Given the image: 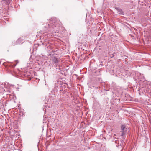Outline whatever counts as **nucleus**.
I'll return each mask as SVG.
<instances>
[{"label":"nucleus","instance_id":"nucleus-1","mask_svg":"<svg viewBox=\"0 0 151 151\" xmlns=\"http://www.w3.org/2000/svg\"><path fill=\"white\" fill-rule=\"evenodd\" d=\"M50 24H48L45 26V28H50L54 27L63 28V26L59 20L55 17H54L51 18L50 22Z\"/></svg>","mask_w":151,"mask_h":151},{"label":"nucleus","instance_id":"nucleus-7","mask_svg":"<svg viewBox=\"0 0 151 151\" xmlns=\"http://www.w3.org/2000/svg\"><path fill=\"white\" fill-rule=\"evenodd\" d=\"M123 133H122V135H123Z\"/></svg>","mask_w":151,"mask_h":151},{"label":"nucleus","instance_id":"nucleus-2","mask_svg":"<svg viewBox=\"0 0 151 151\" xmlns=\"http://www.w3.org/2000/svg\"><path fill=\"white\" fill-rule=\"evenodd\" d=\"M52 61L54 63H57L58 62V59L55 57L54 56L52 57Z\"/></svg>","mask_w":151,"mask_h":151},{"label":"nucleus","instance_id":"nucleus-6","mask_svg":"<svg viewBox=\"0 0 151 151\" xmlns=\"http://www.w3.org/2000/svg\"><path fill=\"white\" fill-rule=\"evenodd\" d=\"M87 19H88V18H87H87H86V20H87Z\"/></svg>","mask_w":151,"mask_h":151},{"label":"nucleus","instance_id":"nucleus-4","mask_svg":"<svg viewBox=\"0 0 151 151\" xmlns=\"http://www.w3.org/2000/svg\"><path fill=\"white\" fill-rule=\"evenodd\" d=\"M125 128V126L124 125L121 126V128L122 130H124Z\"/></svg>","mask_w":151,"mask_h":151},{"label":"nucleus","instance_id":"nucleus-5","mask_svg":"<svg viewBox=\"0 0 151 151\" xmlns=\"http://www.w3.org/2000/svg\"><path fill=\"white\" fill-rule=\"evenodd\" d=\"M3 1H5L6 0H2Z\"/></svg>","mask_w":151,"mask_h":151},{"label":"nucleus","instance_id":"nucleus-3","mask_svg":"<svg viewBox=\"0 0 151 151\" xmlns=\"http://www.w3.org/2000/svg\"><path fill=\"white\" fill-rule=\"evenodd\" d=\"M116 9L118 10V12H119V14H122L123 12L122 10L120 9H118V8H116Z\"/></svg>","mask_w":151,"mask_h":151}]
</instances>
